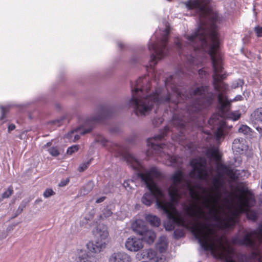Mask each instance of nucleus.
Returning <instances> with one entry per match:
<instances>
[{
	"label": "nucleus",
	"instance_id": "obj_1",
	"mask_svg": "<svg viewBox=\"0 0 262 262\" xmlns=\"http://www.w3.org/2000/svg\"><path fill=\"white\" fill-rule=\"evenodd\" d=\"M217 167L219 173L213 178L212 186L208 189L198 185L192 186L184 180L181 171H177L172 176V184L168 190L170 202L167 201L165 194L155 183V179L162 176L161 173L157 168L152 167L141 174L142 180L149 190L143 196L142 202L150 206L155 199L158 208L167 215L168 221L164 223L165 229L171 231L176 224H186L183 213L174 205L183 192H188L192 202L184 205L183 211L194 220L191 231L202 248L226 262H243L244 256L223 240L216 227L231 228L234 225L238 215L250 207V192H229L220 173L235 180V171L223 164H217Z\"/></svg>",
	"mask_w": 262,
	"mask_h": 262
},
{
	"label": "nucleus",
	"instance_id": "obj_2",
	"mask_svg": "<svg viewBox=\"0 0 262 262\" xmlns=\"http://www.w3.org/2000/svg\"><path fill=\"white\" fill-rule=\"evenodd\" d=\"M209 0H193L187 2L186 7L188 9H195L201 15H204L206 19L209 20V23L202 18L198 30L191 35L187 36L190 43L196 42L193 45L195 48L205 50L209 47V53L211 57L213 69V78L214 81V88L221 93L218 95V101L223 112L226 110L229 105L223 92L225 89L224 83L220 81L224 79L222 67V57L217 52L219 41L216 32V26L214 24L219 19L218 14L210 9Z\"/></svg>",
	"mask_w": 262,
	"mask_h": 262
},
{
	"label": "nucleus",
	"instance_id": "obj_3",
	"mask_svg": "<svg viewBox=\"0 0 262 262\" xmlns=\"http://www.w3.org/2000/svg\"><path fill=\"white\" fill-rule=\"evenodd\" d=\"M150 82L146 78L138 79L132 89L130 104L138 116L148 115L155 104L164 103L161 90H157L152 95H146L149 90Z\"/></svg>",
	"mask_w": 262,
	"mask_h": 262
},
{
	"label": "nucleus",
	"instance_id": "obj_4",
	"mask_svg": "<svg viewBox=\"0 0 262 262\" xmlns=\"http://www.w3.org/2000/svg\"><path fill=\"white\" fill-rule=\"evenodd\" d=\"M169 27L167 23L165 25V28L163 30L159 29L155 32V36L157 38V42L149 46V50H152L154 53L151 55V60L150 66H154L158 60L161 59L165 54V47L168 39Z\"/></svg>",
	"mask_w": 262,
	"mask_h": 262
},
{
	"label": "nucleus",
	"instance_id": "obj_5",
	"mask_svg": "<svg viewBox=\"0 0 262 262\" xmlns=\"http://www.w3.org/2000/svg\"><path fill=\"white\" fill-rule=\"evenodd\" d=\"M190 95L191 98L195 101L193 105L188 108V111L192 113L209 104L213 99V96L209 94L207 86L199 87L193 90Z\"/></svg>",
	"mask_w": 262,
	"mask_h": 262
},
{
	"label": "nucleus",
	"instance_id": "obj_6",
	"mask_svg": "<svg viewBox=\"0 0 262 262\" xmlns=\"http://www.w3.org/2000/svg\"><path fill=\"white\" fill-rule=\"evenodd\" d=\"M190 164L193 168L190 172V176L192 178H198L208 182L212 177L213 168L207 165L204 158L194 159Z\"/></svg>",
	"mask_w": 262,
	"mask_h": 262
},
{
	"label": "nucleus",
	"instance_id": "obj_7",
	"mask_svg": "<svg viewBox=\"0 0 262 262\" xmlns=\"http://www.w3.org/2000/svg\"><path fill=\"white\" fill-rule=\"evenodd\" d=\"M103 116L102 111L98 112L95 116L86 119L83 124L69 132L67 135V138L73 142L76 141L80 138V135L90 133L92 130L93 124L99 121Z\"/></svg>",
	"mask_w": 262,
	"mask_h": 262
},
{
	"label": "nucleus",
	"instance_id": "obj_8",
	"mask_svg": "<svg viewBox=\"0 0 262 262\" xmlns=\"http://www.w3.org/2000/svg\"><path fill=\"white\" fill-rule=\"evenodd\" d=\"M94 234L97 241L95 243H89L87 247L90 251L99 253L104 249L106 246V239L108 236L107 227L103 225H98L94 231Z\"/></svg>",
	"mask_w": 262,
	"mask_h": 262
},
{
	"label": "nucleus",
	"instance_id": "obj_9",
	"mask_svg": "<svg viewBox=\"0 0 262 262\" xmlns=\"http://www.w3.org/2000/svg\"><path fill=\"white\" fill-rule=\"evenodd\" d=\"M165 134L163 133L161 135L157 136L154 138L148 139L147 140V146L148 148L146 151V155L147 156H150L160 151L161 149H164L165 145L160 144L159 140H161L164 138Z\"/></svg>",
	"mask_w": 262,
	"mask_h": 262
},
{
	"label": "nucleus",
	"instance_id": "obj_10",
	"mask_svg": "<svg viewBox=\"0 0 262 262\" xmlns=\"http://www.w3.org/2000/svg\"><path fill=\"white\" fill-rule=\"evenodd\" d=\"M208 122L210 125H217L215 134L217 140L219 141L222 138L224 137L226 128V123L224 121H219V116L217 115H214L209 119Z\"/></svg>",
	"mask_w": 262,
	"mask_h": 262
},
{
	"label": "nucleus",
	"instance_id": "obj_11",
	"mask_svg": "<svg viewBox=\"0 0 262 262\" xmlns=\"http://www.w3.org/2000/svg\"><path fill=\"white\" fill-rule=\"evenodd\" d=\"M143 258H146L151 262H164L165 257L161 253H158L152 249H144L141 252Z\"/></svg>",
	"mask_w": 262,
	"mask_h": 262
},
{
	"label": "nucleus",
	"instance_id": "obj_12",
	"mask_svg": "<svg viewBox=\"0 0 262 262\" xmlns=\"http://www.w3.org/2000/svg\"><path fill=\"white\" fill-rule=\"evenodd\" d=\"M142 240L135 236H130L125 243V248L130 252H137L143 248Z\"/></svg>",
	"mask_w": 262,
	"mask_h": 262
},
{
	"label": "nucleus",
	"instance_id": "obj_13",
	"mask_svg": "<svg viewBox=\"0 0 262 262\" xmlns=\"http://www.w3.org/2000/svg\"><path fill=\"white\" fill-rule=\"evenodd\" d=\"M248 146L245 144V140L243 138L234 139L232 143V150L235 154H242L246 151Z\"/></svg>",
	"mask_w": 262,
	"mask_h": 262
},
{
	"label": "nucleus",
	"instance_id": "obj_14",
	"mask_svg": "<svg viewBox=\"0 0 262 262\" xmlns=\"http://www.w3.org/2000/svg\"><path fill=\"white\" fill-rule=\"evenodd\" d=\"M129 255L124 252H116L109 257L108 262H130Z\"/></svg>",
	"mask_w": 262,
	"mask_h": 262
},
{
	"label": "nucleus",
	"instance_id": "obj_15",
	"mask_svg": "<svg viewBox=\"0 0 262 262\" xmlns=\"http://www.w3.org/2000/svg\"><path fill=\"white\" fill-rule=\"evenodd\" d=\"M172 92V95L168 94V95L165 97L163 96L164 103L169 102H172L174 103H178L180 101V98H182V96H184V95H181V92L178 88L173 89Z\"/></svg>",
	"mask_w": 262,
	"mask_h": 262
},
{
	"label": "nucleus",
	"instance_id": "obj_16",
	"mask_svg": "<svg viewBox=\"0 0 262 262\" xmlns=\"http://www.w3.org/2000/svg\"><path fill=\"white\" fill-rule=\"evenodd\" d=\"M126 162L135 169L140 170L141 168L140 161L135 156L130 153H127L125 157Z\"/></svg>",
	"mask_w": 262,
	"mask_h": 262
},
{
	"label": "nucleus",
	"instance_id": "obj_17",
	"mask_svg": "<svg viewBox=\"0 0 262 262\" xmlns=\"http://www.w3.org/2000/svg\"><path fill=\"white\" fill-rule=\"evenodd\" d=\"M132 228L133 230L138 234L141 235L142 234L145 230L147 229V227L145 225L143 221L138 220L136 221L132 224Z\"/></svg>",
	"mask_w": 262,
	"mask_h": 262
},
{
	"label": "nucleus",
	"instance_id": "obj_18",
	"mask_svg": "<svg viewBox=\"0 0 262 262\" xmlns=\"http://www.w3.org/2000/svg\"><path fill=\"white\" fill-rule=\"evenodd\" d=\"M142 237V240H144L149 244H152L156 238V233L151 230L146 229L144 233L141 235Z\"/></svg>",
	"mask_w": 262,
	"mask_h": 262
},
{
	"label": "nucleus",
	"instance_id": "obj_19",
	"mask_svg": "<svg viewBox=\"0 0 262 262\" xmlns=\"http://www.w3.org/2000/svg\"><path fill=\"white\" fill-rule=\"evenodd\" d=\"M167 245L168 242L167 238L166 236H162L159 238L156 244V248L160 251V252L162 253L166 250Z\"/></svg>",
	"mask_w": 262,
	"mask_h": 262
},
{
	"label": "nucleus",
	"instance_id": "obj_20",
	"mask_svg": "<svg viewBox=\"0 0 262 262\" xmlns=\"http://www.w3.org/2000/svg\"><path fill=\"white\" fill-rule=\"evenodd\" d=\"M251 119L254 122H262V107L256 109L251 114Z\"/></svg>",
	"mask_w": 262,
	"mask_h": 262
},
{
	"label": "nucleus",
	"instance_id": "obj_21",
	"mask_svg": "<svg viewBox=\"0 0 262 262\" xmlns=\"http://www.w3.org/2000/svg\"><path fill=\"white\" fill-rule=\"evenodd\" d=\"M145 220L150 223L151 226L158 227L160 224V220L157 216L153 214H147L145 216Z\"/></svg>",
	"mask_w": 262,
	"mask_h": 262
},
{
	"label": "nucleus",
	"instance_id": "obj_22",
	"mask_svg": "<svg viewBox=\"0 0 262 262\" xmlns=\"http://www.w3.org/2000/svg\"><path fill=\"white\" fill-rule=\"evenodd\" d=\"M166 158H167V161L166 163V164L168 166H178V164L180 162L179 159H178L175 156H171L169 155H168L166 156Z\"/></svg>",
	"mask_w": 262,
	"mask_h": 262
},
{
	"label": "nucleus",
	"instance_id": "obj_23",
	"mask_svg": "<svg viewBox=\"0 0 262 262\" xmlns=\"http://www.w3.org/2000/svg\"><path fill=\"white\" fill-rule=\"evenodd\" d=\"M184 121L179 116L174 115L172 119L170 125H173L177 127H182L184 125Z\"/></svg>",
	"mask_w": 262,
	"mask_h": 262
},
{
	"label": "nucleus",
	"instance_id": "obj_24",
	"mask_svg": "<svg viewBox=\"0 0 262 262\" xmlns=\"http://www.w3.org/2000/svg\"><path fill=\"white\" fill-rule=\"evenodd\" d=\"M207 155L210 158L215 159L216 161H219L220 159V155L218 149L215 148L209 149L207 151Z\"/></svg>",
	"mask_w": 262,
	"mask_h": 262
},
{
	"label": "nucleus",
	"instance_id": "obj_25",
	"mask_svg": "<svg viewBox=\"0 0 262 262\" xmlns=\"http://www.w3.org/2000/svg\"><path fill=\"white\" fill-rule=\"evenodd\" d=\"M94 183L92 181L89 182L81 189V194L85 195L90 192L93 189Z\"/></svg>",
	"mask_w": 262,
	"mask_h": 262
},
{
	"label": "nucleus",
	"instance_id": "obj_26",
	"mask_svg": "<svg viewBox=\"0 0 262 262\" xmlns=\"http://www.w3.org/2000/svg\"><path fill=\"white\" fill-rule=\"evenodd\" d=\"M78 262H93L92 258L86 253H84L79 256Z\"/></svg>",
	"mask_w": 262,
	"mask_h": 262
},
{
	"label": "nucleus",
	"instance_id": "obj_27",
	"mask_svg": "<svg viewBox=\"0 0 262 262\" xmlns=\"http://www.w3.org/2000/svg\"><path fill=\"white\" fill-rule=\"evenodd\" d=\"M112 211L108 208L104 209L102 214L100 215V218L101 219H106L112 215Z\"/></svg>",
	"mask_w": 262,
	"mask_h": 262
},
{
	"label": "nucleus",
	"instance_id": "obj_28",
	"mask_svg": "<svg viewBox=\"0 0 262 262\" xmlns=\"http://www.w3.org/2000/svg\"><path fill=\"white\" fill-rule=\"evenodd\" d=\"M47 150L52 156L54 157H57L60 154L59 150L56 147H50Z\"/></svg>",
	"mask_w": 262,
	"mask_h": 262
},
{
	"label": "nucleus",
	"instance_id": "obj_29",
	"mask_svg": "<svg viewBox=\"0 0 262 262\" xmlns=\"http://www.w3.org/2000/svg\"><path fill=\"white\" fill-rule=\"evenodd\" d=\"M95 141L102 145H105L107 142L106 139L102 135H98L95 139Z\"/></svg>",
	"mask_w": 262,
	"mask_h": 262
},
{
	"label": "nucleus",
	"instance_id": "obj_30",
	"mask_svg": "<svg viewBox=\"0 0 262 262\" xmlns=\"http://www.w3.org/2000/svg\"><path fill=\"white\" fill-rule=\"evenodd\" d=\"M238 132L244 134H247L250 132V128L247 125H242L238 128Z\"/></svg>",
	"mask_w": 262,
	"mask_h": 262
},
{
	"label": "nucleus",
	"instance_id": "obj_31",
	"mask_svg": "<svg viewBox=\"0 0 262 262\" xmlns=\"http://www.w3.org/2000/svg\"><path fill=\"white\" fill-rule=\"evenodd\" d=\"M78 149H79L78 145H73V146H72L71 147L68 148L67 152L68 154L71 155L73 153L77 151L78 150Z\"/></svg>",
	"mask_w": 262,
	"mask_h": 262
},
{
	"label": "nucleus",
	"instance_id": "obj_32",
	"mask_svg": "<svg viewBox=\"0 0 262 262\" xmlns=\"http://www.w3.org/2000/svg\"><path fill=\"white\" fill-rule=\"evenodd\" d=\"M55 194L54 191L52 189H47L43 192V195L45 198H48Z\"/></svg>",
	"mask_w": 262,
	"mask_h": 262
},
{
	"label": "nucleus",
	"instance_id": "obj_33",
	"mask_svg": "<svg viewBox=\"0 0 262 262\" xmlns=\"http://www.w3.org/2000/svg\"><path fill=\"white\" fill-rule=\"evenodd\" d=\"M13 192L12 188L9 187L8 189L3 193L2 197L3 199L8 198L12 195Z\"/></svg>",
	"mask_w": 262,
	"mask_h": 262
},
{
	"label": "nucleus",
	"instance_id": "obj_34",
	"mask_svg": "<svg viewBox=\"0 0 262 262\" xmlns=\"http://www.w3.org/2000/svg\"><path fill=\"white\" fill-rule=\"evenodd\" d=\"M243 83V81L242 79H239L236 80L235 81L233 82L231 86L233 89H236L239 86H242Z\"/></svg>",
	"mask_w": 262,
	"mask_h": 262
},
{
	"label": "nucleus",
	"instance_id": "obj_35",
	"mask_svg": "<svg viewBox=\"0 0 262 262\" xmlns=\"http://www.w3.org/2000/svg\"><path fill=\"white\" fill-rule=\"evenodd\" d=\"M254 31L258 37H262V27L257 26L254 28Z\"/></svg>",
	"mask_w": 262,
	"mask_h": 262
},
{
	"label": "nucleus",
	"instance_id": "obj_36",
	"mask_svg": "<svg viewBox=\"0 0 262 262\" xmlns=\"http://www.w3.org/2000/svg\"><path fill=\"white\" fill-rule=\"evenodd\" d=\"M132 184H134L133 181H127L124 182L123 186L127 190H129L132 188Z\"/></svg>",
	"mask_w": 262,
	"mask_h": 262
},
{
	"label": "nucleus",
	"instance_id": "obj_37",
	"mask_svg": "<svg viewBox=\"0 0 262 262\" xmlns=\"http://www.w3.org/2000/svg\"><path fill=\"white\" fill-rule=\"evenodd\" d=\"M89 164H90V162H88L83 163L81 164L79 167V168H78L79 171L80 172L83 171L85 169H86L87 168V167H88Z\"/></svg>",
	"mask_w": 262,
	"mask_h": 262
},
{
	"label": "nucleus",
	"instance_id": "obj_38",
	"mask_svg": "<svg viewBox=\"0 0 262 262\" xmlns=\"http://www.w3.org/2000/svg\"><path fill=\"white\" fill-rule=\"evenodd\" d=\"M241 115L238 112H234L231 114V116L230 117L233 120L235 121L238 119L240 118Z\"/></svg>",
	"mask_w": 262,
	"mask_h": 262
},
{
	"label": "nucleus",
	"instance_id": "obj_39",
	"mask_svg": "<svg viewBox=\"0 0 262 262\" xmlns=\"http://www.w3.org/2000/svg\"><path fill=\"white\" fill-rule=\"evenodd\" d=\"M1 110H2V116L1 117V119H3L4 118L5 114L8 111V108L7 107L2 106V107H1Z\"/></svg>",
	"mask_w": 262,
	"mask_h": 262
},
{
	"label": "nucleus",
	"instance_id": "obj_40",
	"mask_svg": "<svg viewBox=\"0 0 262 262\" xmlns=\"http://www.w3.org/2000/svg\"><path fill=\"white\" fill-rule=\"evenodd\" d=\"M106 199L105 196H102L97 199L96 201V203L98 204L103 202Z\"/></svg>",
	"mask_w": 262,
	"mask_h": 262
},
{
	"label": "nucleus",
	"instance_id": "obj_41",
	"mask_svg": "<svg viewBox=\"0 0 262 262\" xmlns=\"http://www.w3.org/2000/svg\"><path fill=\"white\" fill-rule=\"evenodd\" d=\"M15 128V125L13 124H11L9 125L8 127V132H11L12 130H14Z\"/></svg>",
	"mask_w": 262,
	"mask_h": 262
},
{
	"label": "nucleus",
	"instance_id": "obj_42",
	"mask_svg": "<svg viewBox=\"0 0 262 262\" xmlns=\"http://www.w3.org/2000/svg\"><path fill=\"white\" fill-rule=\"evenodd\" d=\"M68 183H69V180H66V181H64V182H61L59 184V186H60V187L64 186L66 185H67Z\"/></svg>",
	"mask_w": 262,
	"mask_h": 262
},
{
	"label": "nucleus",
	"instance_id": "obj_43",
	"mask_svg": "<svg viewBox=\"0 0 262 262\" xmlns=\"http://www.w3.org/2000/svg\"><path fill=\"white\" fill-rule=\"evenodd\" d=\"M250 215H251V214L250 212H249L248 213V217H249L250 219H251L252 220H255L256 219V216L255 214L252 215L251 216Z\"/></svg>",
	"mask_w": 262,
	"mask_h": 262
},
{
	"label": "nucleus",
	"instance_id": "obj_44",
	"mask_svg": "<svg viewBox=\"0 0 262 262\" xmlns=\"http://www.w3.org/2000/svg\"><path fill=\"white\" fill-rule=\"evenodd\" d=\"M199 74L200 76H203V75H205V71H204L203 70L201 69V70H199Z\"/></svg>",
	"mask_w": 262,
	"mask_h": 262
},
{
	"label": "nucleus",
	"instance_id": "obj_45",
	"mask_svg": "<svg viewBox=\"0 0 262 262\" xmlns=\"http://www.w3.org/2000/svg\"><path fill=\"white\" fill-rule=\"evenodd\" d=\"M242 98V97L241 95H238L235 97V100H236V101L241 100Z\"/></svg>",
	"mask_w": 262,
	"mask_h": 262
},
{
	"label": "nucleus",
	"instance_id": "obj_46",
	"mask_svg": "<svg viewBox=\"0 0 262 262\" xmlns=\"http://www.w3.org/2000/svg\"><path fill=\"white\" fill-rule=\"evenodd\" d=\"M7 235L6 233H3L2 235H0V239H2L6 238L7 237Z\"/></svg>",
	"mask_w": 262,
	"mask_h": 262
},
{
	"label": "nucleus",
	"instance_id": "obj_47",
	"mask_svg": "<svg viewBox=\"0 0 262 262\" xmlns=\"http://www.w3.org/2000/svg\"><path fill=\"white\" fill-rule=\"evenodd\" d=\"M256 129L258 132V133H262V128L261 127H256Z\"/></svg>",
	"mask_w": 262,
	"mask_h": 262
},
{
	"label": "nucleus",
	"instance_id": "obj_48",
	"mask_svg": "<svg viewBox=\"0 0 262 262\" xmlns=\"http://www.w3.org/2000/svg\"><path fill=\"white\" fill-rule=\"evenodd\" d=\"M51 145V142H48L46 144L43 146V148H47Z\"/></svg>",
	"mask_w": 262,
	"mask_h": 262
},
{
	"label": "nucleus",
	"instance_id": "obj_49",
	"mask_svg": "<svg viewBox=\"0 0 262 262\" xmlns=\"http://www.w3.org/2000/svg\"><path fill=\"white\" fill-rule=\"evenodd\" d=\"M176 44L179 48L181 46V43L179 40H178L177 42H176Z\"/></svg>",
	"mask_w": 262,
	"mask_h": 262
},
{
	"label": "nucleus",
	"instance_id": "obj_50",
	"mask_svg": "<svg viewBox=\"0 0 262 262\" xmlns=\"http://www.w3.org/2000/svg\"><path fill=\"white\" fill-rule=\"evenodd\" d=\"M169 127H169V126H166V127H165V130H169Z\"/></svg>",
	"mask_w": 262,
	"mask_h": 262
},
{
	"label": "nucleus",
	"instance_id": "obj_51",
	"mask_svg": "<svg viewBox=\"0 0 262 262\" xmlns=\"http://www.w3.org/2000/svg\"><path fill=\"white\" fill-rule=\"evenodd\" d=\"M25 205H24L22 207L21 209V211L23 210V208H25Z\"/></svg>",
	"mask_w": 262,
	"mask_h": 262
},
{
	"label": "nucleus",
	"instance_id": "obj_52",
	"mask_svg": "<svg viewBox=\"0 0 262 262\" xmlns=\"http://www.w3.org/2000/svg\"><path fill=\"white\" fill-rule=\"evenodd\" d=\"M260 201L261 203H262V198L260 199Z\"/></svg>",
	"mask_w": 262,
	"mask_h": 262
},
{
	"label": "nucleus",
	"instance_id": "obj_53",
	"mask_svg": "<svg viewBox=\"0 0 262 262\" xmlns=\"http://www.w3.org/2000/svg\"><path fill=\"white\" fill-rule=\"evenodd\" d=\"M162 122V121L161 120V119L160 120V123H161Z\"/></svg>",
	"mask_w": 262,
	"mask_h": 262
}]
</instances>
